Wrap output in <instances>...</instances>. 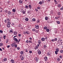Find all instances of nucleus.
<instances>
[{
	"label": "nucleus",
	"instance_id": "obj_5",
	"mask_svg": "<svg viewBox=\"0 0 63 63\" xmlns=\"http://www.w3.org/2000/svg\"><path fill=\"white\" fill-rule=\"evenodd\" d=\"M10 61L11 63H14V62H15V61H14L13 60H11Z\"/></svg>",
	"mask_w": 63,
	"mask_h": 63
},
{
	"label": "nucleus",
	"instance_id": "obj_54",
	"mask_svg": "<svg viewBox=\"0 0 63 63\" xmlns=\"http://www.w3.org/2000/svg\"><path fill=\"white\" fill-rule=\"evenodd\" d=\"M17 50H19L20 49V48L19 47H17Z\"/></svg>",
	"mask_w": 63,
	"mask_h": 63
},
{
	"label": "nucleus",
	"instance_id": "obj_57",
	"mask_svg": "<svg viewBox=\"0 0 63 63\" xmlns=\"http://www.w3.org/2000/svg\"><path fill=\"white\" fill-rule=\"evenodd\" d=\"M59 57L60 58H62V56H59Z\"/></svg>",
	"mask_w": 63,
	"mask_h": 63
},
{
	"label": "nucleus",
	"instance_id": "obj_27",
	"mask_svg": "<svg viewBox=\"0 0 63 63\" xmlns=\"http://www.w3.org/2000/svg\"><path fill=\"white\" fill-rule=\"evenodd\" d=\"M3 45V44L2 43H0V46H2Z\"/></svg>",
	"mask_w": 63,
	"mask_h": 63
},
{
	"label": "nucleus",
	"instance_id": "obj_49",
	"mask_svg": "<svg viewBox=\"0 0 63 63\" xmlns=\"http://www.w3.org/2000/svg\"><path fill=\"white\" fill-rule=\"evenodd\" d=\"M60 52L61 53H63V50H61L60 51Z\"/></svg>",
	"mask_w": 63,
	"mask_h": 63
},
{
	"label": "nucleus",
	"instance_id": "obj_6",
	"mask_svg": "<svg viewBox=\"0 0 63 63\" xmlns=\"http://www.w3.org/2000/svg\"><path fill=\"white\" fill-rule=\"evenodd\" d=\"M38 44H40V45H41V41L40 40H38Z\"/></svg>",
	"mask_w": 63,
	"mask_h": 63
},
{
	"label": "nucleus",
	"instance_id": "obj_25",
	"mask_svg": "<svg viewBox=\"0 0 63 63\" xmlns=\"http://www.w3.org/2000/svg\"><path fill=\"white\" fill-rule=\"evenodd\" d=\"M25 20L26 21H28V18H26L25 19Z\"/></svg>",
	"mask_w": 63,
	"mask_h": 63
},
{
	"label": "nucleus",
	"instance_id": "obj_26",
	"mask_svg": "<svg viewBox=\"0 0 63 63\" xmlns=\"http://www.w3.org/2000/svg\"><path fill=\"white\" fill-rule=\"evenodd\" d=\"M23 14H25V11H23L22 12Z\"/></svg>",
	"mask_w": 63,
	"mask_h": 63
},
{
	"label": "nucleus",
	"instance_id": "obj_30",
	"mask_svg": "<svg viewBox=\"0 0 63 63\" xmlns=\"http://www.w3.org/2000/svg\"><path fill=\"white\" fill-rule=\"evenodd\" d=\"M32 21H36V19L35 18H33L32 19Z\"/></svg>",
	"mask_w": 63,
	"mask_h": 63
},
{
	"label": "nucleus",
	"instance_id": "obj_41",
	"mask_svg": "<svg viewBox=\"0 0 63 63\" xmlns=\"http://www.w3.org/2000/svg\"><path fill=\"white\" fill-rule=\"evenodd\" d=\"M8 25H10V24H11V22H8Z\"/></svg>",
	"mask_w": 63,
	"mask_h": 63
},
{
	"label": "nucleus",
	"instance_id": "obj_48",
	"mask_svg": "<svg viewBox=\"0 0 63 63\" xmlns=\"http://www.w3.org/2000/svg\"><path fill=\"white\" fill-rule=\"evenodd\" d=\"M39 4H40V5H41V4H42V1H40L39 2Z\"/></svg>",
	"mask_w": 63,
	"mask_h": 63
},
{
	"label": "nucleus",
	"instance_id": "obj_34",
	"mask_svg": "<svg viewBox=\"0 0 63 63\" xmlns=\"http://www.w3.org/2000/svg\"><path fill=\"white\" fill-rule=\"evenodd\" d=\"M47 27H45L44 28V29L46 30L47 29Z\"/></svg>",
	"mask_w": 63,
	"mask_h": 63
},
{
	"label": "nucleus",
	"instance_id": "obj_23",
	"mask_svg": "<svg viewBox=\"0 0 63 63\" xmlns=\"http://www.w3.org/2000/svg\"><path fill=\"white\" fill-rule=\"evenodd\" d=\"M2 8H0V12H2Z\"/></svg>",
	"mask_w": 63,
	"mask_h": 63
},
{
	"label": "nucleus",
	"instance_id": "obj_38",
	"mask_svg": "<svg viewBox=\"0 0 63 63\" xmlns=\"http://www.w3.org/2000/svg\"><path fill=\"white\" fill-rule=\"evenodd\" d=\"M10 25H7V27L9 28V27H10Z\"/></svg>",
	"mask_w": 63,
	"mask_h": 63
},
{
	"label": "nucleus",
	"instance_id": "obj_9",
	"mask_svg": "<svg viewBox=\"0 0 63 63\" xmlns=\"http://www.w3.org/2000/svg\"><path fill=\"white\" fill-rule=\"evenodd\" d=\"M44 59L46 61H47V57H45Z\"/></svg>",
	"mask_w": 63,
	"mask_h": 63
},
{
	"label": "nucleus",
	"instance_id": "obj_32",
	"mask_svg": "<svg viewBox=\"0 0 63 63\" xmlns=\"http://www.w3.org/2000/svg\"><path fill=\"white\" fill-rule=\"evenodd\" d=\"M15 45H14V43H13L11 45V46H12V47H14V46Z\"/></svg>",
	"mask_w": 63,
	"mask_h": 63
},
{
	"label": "nucleus",
	"instance_id": "obj_3",
	"mask_svg": "<svg viewBox=\"0 0 63 63\" xmlns=\"http://www.w3.org/2000/svg\"><path fill=\"white\" fill-rule=\"evenodd\" d=\"M14 40L15 41H16V42H18V39H17L16 38H14Z\"/></svg>",
	"mask_w": 63,
	"mask_h": 63
},
{
	"label": "nucleus",
	"instance_id": "obj_21",
	"mask_svg": "<svg viewBox=\"0 0 63 63\" xmlns=\"http://www.w3.org/2000/svg\"><path fill=\"white\" fill-rule=\"evenodd\" d=\"M29 6H27V5H26L25 6V8L26 9H28V8Z\"/></svg>",
	"mask_w": 63,
	"mask_h": 63
},
{
	"label": "nucleus",
	"instance_id": "obj_46",
	"mask_svg": "<svg viewBox=\"0 0 63 63\" xmlns=\"http://www.w3.org/2000/svg\"><path fill=\"white\" fill-rule=\"evenodd\" d=\"M30 11L29 10L27 12V13H28V14H30Z\"/></svg>",
	"mask_w": 63,
	"mask_h": 63
},
{
	"label": "nucleus",
	"instance_id": "obj_8",
	"mask_svg": "<svg viewBox=\"0 0 63 63\" xmlns=\"http://www.w3.org/2000/svg\"><path fill=\"white\" fill-rule=\"evenodd\" d=\"M25 34H29V32L28 31H27L25 32Z\"/></svg>",
	"mask_w": 63,
	"mask_h": 63
},
{
	"label": "nucleus",
	"instance_id": "obj_55",
	"mask_svg": "<svg viewBox=\"0 0 63 63\" xmlns=\"http://www.w3.org/2000/svg\"><path fill=\"white\" fill-rule=\"evenodd\" d=\"M0 33H3V31H0Z\"/></svg>",
	"mask_w": 63,
	"mask_h": 63
},
{
	"label": "nucleus",
	"instance_id": "obj_53",
	"mask_svg": "<svg viewBox=\"0 0 63 63\" xmlns=\"http://www.w3.org/2000/svg\"><path fill=\"white\" fill-rule=\"evenodd\" d=\"M57 40V38H55L54 39V41H56Z\"/></svg>",
	"mask_w": 63,
	"mask_h": 63
},
{
	"label": "nucleus",
	"instance_id": "obj_44",
	"mask_svg": "<svg viewBox=\"0 0 63 63\" xmlns=\"http://www.w3.org/2000/svg\"><path fill=\"white\" fill-rule=\"evenodd\" d=\"M35 11L36 12H38V10L37 9H35Z\"/></svg>",
	"mask_w": 63,
	"mask_h": 63
},
{
	"label": "nucleus",
	"instance_id": "obj_59",
	"mask_svg": "<svg viewBox=\"0 0 63 63\" xmlns=\"http://www.w3.org/2000/svg\"><path fill=\"white\" fill-rule=\"evenodd\" d=\"M40 44H37V47H39V46H40Z\"/></svg>",
	"mask_w": 63,
	"mask_h": 63
},
{
	"label": "nucleus",
	"instance_id": "obj_15",
	"mask_svg": "<svg viewBox=\"0 0 63 63\" xmlns=\"http://www.w3.org/2000/svg\"><path fill=\"white\" fill-rule=\"evenodd\" d=\"M45 39L44 38H41V40L42 41H45Z\"/></svg>",
	"mask_w": 63,
	"mask_h": 63
},
{
	"label": "nucleus",
	"instance_id": "obj_14",
	"mask_svg": "<svg viewBox=\"0 0 63 63\" xmlns=\"http://www.w3.org/2000/svg\"><path fill=\"white\" fill-rule=\"evenodd\" d=\"M19 3L20 4H22V0H19Z\"/></svg>",
	"mask_w": 63,
	"mask_h": 63
},
{
	"label": "nucleus",
	"instance_id": "obj_47",
	"mask_svg": "<svg viewBox=\"0 0 63 63\" xmlns=\"http://www.w3.org/2000/svg\"><path fill=\"white\" fill-rule=\"evenodd\" d=\"M57 61H59L60 60V59L59 58H58V59H57Z\"/></svg>",
	"mask_w": 63,
	"mask_h": 63
},
{
	"label": "nucleus",
	"instance_id": "obj_62",
	"mask_svg": "<svg viewBox=\"0 0 63 63\" xmlns=\"http://www.w3.org/2000/svg\"><path fill=\"white\" fill-rule=\"evenodd\" d=\"M51 41L52 42H54V40L53 39H52Z\"/></svg>",
	"mask_w": 63,
	"mask_h": 63
},
{
	"label": "nucleus",
	"instance_id": "obj_58",
	"mask_svg": "<svg viewBox=\"0 0 63 63\" xmlns=\"http://www.w3.org/2000/svg\"><path fill=\"white\" fill-rule=\"evenodd\" d=\"M21 34H18V36L19 37H20V36H21Z\"/></svg>",
	"mask_w": 63,
	"mask_h": 63
},
{
	"label": "nucleus",
	"instance_id": "obj_63",
	"mask_svg": "<svg viewBox=\"0 0 63 63\" xmlns=\"http://www.w3.org/2000/svg\"><path fill=\"white\" fill-rule=\"evenodd\" d=\"M7 20H5V21H4L5 22V23H6V22H7Z\"/></svg>",
	"mask_w": 63,
	"mask_h": 63
},
{
	"label": "nucleus",
	"instance_id": "obj_19",
	"mask_svg": "<svg viewBox=\"0 0 63 63\" xmlns=\"http://www.w3.org/2000/svg\"><path fill=\"white\" fill-rule=\"evenodd\" d=\"M17 32H14V35H16L17 34Z\"/></svg>",
	"mask_w": 63,
	"mask_h": 63
},
{
	"label": "nucleus",
	"instance_id": "obj_39",
	"mask_svg": "<svg viewBox=\"0 0 63 63\" xmlns=\"http://www.w3.org/2000/svg\"><path fill=\"white\" fill-rule=\"evenodd\" d=\"M46 31H47V32H49V30L48 29H46Z\"/></svg>",
	"mask_w": 63,
	"mask_h": 63
},
{
	"label": "nucleus",
	"instance_id": "obj_42",
	"mask_svg": "<svg viewBox=\"0 0 63 63\" xmlns=\"http://www.w3.org/2000/svg\"><path fill=\"white\" fill-rule=\"evenodd\" d=\"M26 43H29V41H28V40H27V41H26Z\"/></svg>",
	"mask_w": 63,
	"mask_h": 63
},
{
	"label": "nucleus",
	"instance_id": "obj_61",
	"mask_svg": "<svg viewBox=\"0 0 63 63\" xmlns=\"http://www.w3.org/2000/svg\"><path fill=\"white\" fill-rule=\"evenodd\" d=\"M55 18L56 19H58V17H55Z\"/></svg>",
	"mask_w": 63,
	"mask_h": 63
},
{
	"label": "nucleus",
	"instance_id": "obj_37",
	"mask_svg": "<svg viewBox=\"0 0 63 63\" xmlns=\"http://www.w3.org/2000/svg\"><path fill=\"white\" fill-rule=\"evenodd\" d=\"M45 20H47V19H48V17H45Z\"/></svg>",
	"mask_w": 63,
	"mask_h": 63
},
{
	"label": "nucleus",
	"instance_id": "obj_33",
	"mask_svg": "<svg viewBox=\"0 0 63 63\" xmlns=\"http://www.w3.org/2000/svg\"><path fill=\"white\" fill-rule=\"evenodd\" d=\"M20 53L21 54H23V52L22 51H21L20 52Z\"/></svg>",
	"mask_w": 63,
	"mask_h": 63
},
{
	"label": "nucleus",
	"instance_id": "obj_4",
	"mask_svg": "<svg viewBox=\"0 0 63 63\" xmlns=\"http://www.w3.org/2000/svg\"><path fill=\"white\" fill-rule=\"evenodd\" d=\"M32 31H35L36 32V31H37V30L35 28H34L32 29Z\"/></svg>",
	"mask_w": 63,
	"mask_h": 63
},
{
	"label": "nucleus",
	"instance_id": "obj_64",
	"mask_svg": "<svg viewBox=\"0 0 63 63\" xmlns=\"http://www.w3.org/2000/svg\"><path fill=\"white\" fill-rule=\"evenodd\" d=\"M22 56V55H21L20 56V58H21V57Z\"/></svg>",
	"mask_w": 63,
	"mask_h": 63
},
{
	"label": "nucleus",
	"instance_id": "obj_2",
	"mask_svg": "<svg viewBox=\"0 0 63 63\" xmlns=\"http://www.w3.org/2000/svg\"><path fill=\"white\" fill-rule=\"evenodd\" d=\"M35 28L36 29H38L39 28V26L38 25H36L35 26Z\"/></svg>",
	"mask_w": 63,
	"mask_h": 63
},
{
	"label": "nucleus",
	"instance_id": "obj_36",
	"mask_svg": "<svg viewBox=\"0 0 63 63\" xmlns=\"http://www.w3.org/2000/svg\"><path fill=\"white\" fill-rule=\"evenodd\" d=\"M37 9H38V10H40V9H41V7H38L37 8Z\"/></svg>",
	"mask_w": 63,
	"mask_h": 63
},
{
	"label": "nucleus",
	"instance_id": "obj_7",
	"mask_svg": "<svg viewBox=\"0 0 63 63\" xmlns=\"http://www.w3.org/2000/svg\"><path fill=\"white\" fill-rule=\"evenodd\" d=\"M7 14H8V15H11L12 14V12L11 11H9L7 12Z\"/></svg>",
	"mask_w": 63,
	"mask_h": 63
},
{
	"label": "nucleus",
	"instance_id": "obj_1",
	"mask_svg": "<svg viewBox=\"0 0 63 63\" xmlns=\"http://www.w3.org/2000/svg\"><path fill=\"white\" fill-rule=\"evenodd\" d=\"M34 59L36 61L38 62L39 61V58L37 57H35Z\"/></svg>",
	"mask_w": 63,
	"mask_h": 63
},
{
	"label": "nucleus",
	"instance_id": "obj_35",
	"mask_svg": "<svg viewBox=\"0 0 63 63\" xmlns=\"http://www.w3.org/2000/svg\"><path fill=\"white\" fill-rule=\"evenodd\" d=\"M60 14H61V13L60 12H58V15L59 16H60Z\"/></svg>",
	"mask_w": 63,
	"mask_h": 63
},
{
	"label": "nucleus",
	"instance_id": "obj_45",
	"mask_svg": "<svg viewBox=\"0 0 63 63\" xmlns=\"http://www.w3.org/2000/svg\"><path fill=\"white\" fill-rule=\"evenodd\" d=\"M14 47H17V45H14Z\"/></svg>",
	"mask_w": 63,
	"mask_h": 63
},
{
	"label": "nucleus",
	"instance_id": "obj_10",
	"mask_svg": "<svg viewBox=\"0 0 63 63\" xmlns=\"http://www.w3.org/2000/svg\"><path fill=\"white\" fill-rule=\"evenodd\" d=\"M29 8L30 9H31L32 8V6H31V5L30 4L29 5Z\"/></svg>",
	"mask_w": 63,
	"mask_h": 63
},
{
	"label": "nucleus",
	"instance_id": "obj_13",
	"mask_svg": "<svg viewBox=\"0 0 63 63\" xmlns=\"http://www.w3.org/2000/svg\"><path fill=\"white\" fill-rule=\"evenodd\" d=\"M47 54L48 55H50V52H48Z\"/></svg>",
	"mask_w": 63,
	"mask_h": 63
},
{
	"label": "nucleus",
	"instance_id": "obj_40",
	"mask_svg": "<svg viewBox=\"0 0 63 63\" xmlns=\"http://www.w3.org/2000/svg\"><path fill=\"white\" fill-rule=\"evenodd\" d=\"M5 13H7V12H8V10H5Z\"/></svg>",
	"mask_w": 63,
	"mask_h": 63
},
{
	"label": "nucleus",
	"instance_id": "obj_16",
	"mask_svg": "<svg viewBox=\"0 0 63 63\" xmlns=\"http://www.w3.org/2000/svg\"><path fill=\"white\" fill-rule=\"evenodd\" d=\"M24 57L22 56L21 57V60H24Z\"/></svg>",
	"mask_w": 63,
	"mask_h": 63
},
{
	"label": "nucleus",
	"instance_id": "obj_52",
	"mask_svg": "<svg viewBox=\"0 0 63 63\" xmlns=\"http://www.w3.org/2000/svg\"><path fill=\"white\" fill-rule=\"evenodd\" d=\"M37 23H39V22H40V20H37Z\"/></svg>",
	"mask_w": 63,
	"mask_h": 63
},
{
	"label": "nucleus",
	"instance_id": "obj_22",
	"mask_svg": "<svg viewBox=\"0 0 63 63\" xmlns=\"http://www.w3.org/2000/svg\"><path fill=\"white\" fill-rule=\"evenodd\" d=\"M44 47L45 49H46L47 48V46L46 45H44Z\"/></svg>",
	"mask_w": 63,
	"mask_h": 63
},
{
	"label": "nucleus",
	"instance_id": "obj_18",
	"mask_svg": "<svg viewBox=\"0 0 63 63\" xmlns=\"http://www.w3.org/2000/svg\"><path fill=\"white\" fill-rule=\"evenodd\" d=\"M13 30L12 29L9 32L10 33H13Z\"/></svg>",
	"mask_w": 63,
	"mask_h": 63
},
{
	"label": "nucleus",
	"instance_id": "obj_29",
	"mask_svg": "<svg viewBox=\"0 0 63 63\" xmlns=\"http://www.w3.org/2000/svg\"><path fill=\"white\" fill-rule=\"evenodd\" d=\"M61 4H59V5H58V7H61Z\"/></svg>",
	"mask_w": 63,
	"mask_h": 63
},
{
	"label": "nucleus",
	"instance_id": "obj_24",
	"mask_svg": "<svg viewBox=\"0 0 63 63\" xmlns=\"http://www.w3.org/2000/svg\"><path fill=\"white\" fill-rule=\"evenodd\" d=\"M12 11L13 12H16V9H13L12 10Z\"/></svg>",
	"mask_w": 63,
	"mask_h": 63
},
{
	"label": "nucleus",
	"instance_id": "obj_20",
	"mask_svg": "<svg viewBox=\"0 0 63 63\" xmlns=\"http://www.w3.org/2000/svg\"><path fill=\"white\" fill-rule=\"evenodd\" d=\"M6 19L7 20V21H8V22H9V21H10V19L9 18H7Z\"/></svg>",
	"mask_w": 63,
	"mask_h": 63
},
{
	"label": "nucleus",
	"instance_id": "obj_12",
	"mask_svg": "<svg viewBox=\"0 0 63 63\" xmlns=\"http://www.w3.org/2000/svg\"><path fill=\"white\" fill-rule=\"evenodd\" d=\"M38 54H41V51L39 50V51L38 52Z\"/></svg>",
	"mask_w": 63,
	"mask_h": 63
},
{
	"label": "nucleus",
	"instance_id": "obj_56",
	"mask_svg": "<svg viewBox=\"0 0 63 63\" xmlns=\"http://www.w3.org/2000/svg\"><path fill=\"white\" fill-rule=\"evenodd\" d=\"M29 39L30 40H32V38L31 37H30Z\"/></svg>",
	"mask_w": 63,
	"mask_h": 63
},
{
	"label": "nucleus",
	"instance_id": "obj_28",
	"mask_svg": "<svg viewBox=\"0 0 63 63\" xmlns=\"http://www.w3.org/2000/svg\"><path fill=\"white\" fill-rule=\"evenodd\" d=\"M6 43H8V42H9V39H7L6 40Z\"/></svg>",
	"mask_w": 63,
	"mask_h": 63
},
{
	"label": "nucleus",
	"instance_id": "obj_51",
	"mask_svg": "<svg viewBox=\"0 0 63 63\" xmlns=\"http://www.w3.org/2000/svg\"><path fill=\"white\" fill-rule=\"evenodd\" d=\"M57 23L58 24H60V22L59 21H57Z\"/></svg>",
	"mask_w": 63,
	"mask_h": 63
},
{
	"label": "nucleus",
	"instance_id": "obj_50",
	"mask_svg": "<svg viewBox=\"0 0 63 63\" xmlns=\"http://www.w3.org/2000/svg\"><path fill=\"white\" fill-rule=\"evenodd\" d=\"M29 53H32V51L30 50L29 51Z\"/></svg>",
	"mask_w": 63,
	"mask_h": 63
},
{
	"label": "nucleus",
	"instance_id": "obj_17",
	"mask_svg": "<svg viewBox=\"0 0 63 63\" xmlns=\"http://www.w3.org/2000/svg\"><path fill=\"white\" fill-rule=\"evenodd\" d=\"M35 49L36 50V49H37V48H38V46H36L35 47Z\"/></svg>",
	"mask_w": 63,
	"mask_h": 63
},
{
	"label": "nucleus",
	"instance_id": "obj_11",
	"mask_svg": "<svg viewBox=\"0 0 63 63\" xmlns=\"http://www.w3.org/2000/svg\"><path fill=\"white\" fill-rule=\"evenodd\" d=\"M4 61H6L7 60V58H4V59H3Z\"/></svg>",
	"mask_w": 63,
	"mask_h": 63
},
{
	"label": "nucleus",
	"instance_id": "obj_31",
	"mask_svg": "<svg viewBox=\"0 0 63 63\" xmlns=\"http://www.w3.org/2000/svg\"><path fill=\"white\" fill-rule=\"evenodd\" d=\"M56 51H57L58 52L59 51V49L58 48H57L56 50Z\"/></svg>",
	"mask_w": 63,
	"mask_h": 63
},
{
	"label": "nucleus",
	"instance_id": "obj_43",
	"mask_svg": "<svg viewBox=\"0 0 63 63\" xmlns=\"http://www.w3.org/2000/svg\"><path fill=\"white\" fill-rule=\"evenodd\" d=\"M58 52H57V51H55V52L56 54H58Z\"/></svg>",
	"mask_w": 63,
	"mask_h": 63
},
{
	"label": "nucleus",
	"instance_id": "obj_60",
	"mask_svg": "<svg viewBox=\"0 0 63 63\" xmlns=\"http://www.w3.org/2000/svg\"><path fill=\"white\" fill-rule=\"evenodd\" d=\"M9 47H10V45H8L7 46V47L8 48H9Z\"/></svg>",
	"mask_w": 63,
	"mask_h": 63
}]
</instances>
